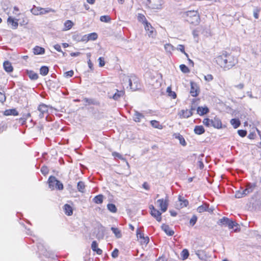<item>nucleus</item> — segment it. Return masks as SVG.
Returning <instances> with one entry per match:
<instances>
[{"label": "nucleus", "mask_w": 261, "mask_h": 261, "mask_svg": "<svg viewBox=\"0 0 261 261\" xmlns=\"http://www.w3.org/2000/svg\"><path fill=\"white\" fill-rule=\"evenodd\" d=\"M216 61L223 70H228L237 64L238 59L233 55L224 52L216 57Z\"/></svg>", "instance_id": "nucleus-1"}, {"label": "nucleus", "mask_w": 261, "mask_h": 261, "mask_svg": "<svg viewBox=\"0 0 261 261\" xmlns=\"http://www.w3.org/2000/svg\"><path fill=\"white\" fill-rule=\"evenodd\" d=\"M185 19L190 24L198 25L200 22V17L197 11H188L182 14Z\"/></svg>", "instance_id": "nucleus-2"}, {"label": "nucleus", "mask_w": 261, "mask_h": 261, "mask_svg": "<svg viewBox=\"0 0 261 261\" xmlns=\"http://www.w3.org/2000/svg\"><path fill=\"white\" fill-rule=\"evenodd\" d=\"M122 84L125 85L128 83V85L131 90L136 91L140 88V84L138 78L134 75L130 76L124 75L122 80Z\"/></svg>", "instance_id": "nucleus-3"}, {"label": "nucleus", "mask_w": 261, "mask_h": 261, "mask_svg": "<svg viewBox=\"0 0 261 261\" xmlns=\"http://www.w3.org/2000/svg\"><path fill=\"white\" fill-rule=\"evenodd\" d=\"M48 182L49 188L52 190L55 189L59 190L63 189L64 187L62 183L57 180L55 176H50L48 179Z\"/></svg>", "instance_id": "nucleus-4"}, {"label": "nucleus", "mask_w": 261, "mask_h": 261, "mask_svg": "<svg viewBox=\"0 0 261 261\" xmlns=\"http://www.w3.org/2000/svg\"><path fill=\"white\" fill-rule=\"evenodd\" d=\"M164 0H147V5L152 9L161 10L164 6Z\"/></svg>", "instance_id": "nucleus-5"}, {"label": "nucleus", "mask_w": 261, "mask_h": 261, "mask_svg": "<svg viewBox=\"0 0 261 261\" xmlns=\"http://www.w3.org/2000/svg\"><path fill=\"white\" fill-rule=\"evenodd\" d=\"M217 224L220 226H228L229 229H233L238 225L236 222L225 217L220 219Z\"/></svg>", "instance_id": "nucleus-6"}, {"label": "nucleus", "mask_w": 261, "mask_h": 261, "mask_svg": "<svg viewBox=\"0 0 261 261\" xmlns=\"http://www.w3.org/2000/svg\"><path fill=\"white\" fill-rule=\"evenodd\" d=\"M150 211V215L154 218L158 222H160L162 221V212H161L156 209L153 205H150L149 206Z\"/></svg>", "instance_id": "nucleus-7"}, {"label": "nucleus", "mask_w": 261, "mask_h": 261, "mask_svg": "<svg viewBox=\"0 0 261 261\" xmlns=\"http://www.w3.org/2000/svg\"><path fill=\"white\" fill-rule=\"evenodd\" d=\"M156 202L159 204V207L162 213H164L167 210L169 205V200L167 196L165 199H158Z\"/></svg>", "instance_id": "nucleus-8"}, {"label": "nucleus", "mask_w": 261, "mask_h": 261, "mask_svg": "<svg viewBox=\"0 0 261 261\" xmlns=\"http://www.w3.org/2000/svg\"><path fill=\"white\" fill-rule=\"evenodd\" d=\"M144 28L149 37L153 38L155 37L156 35L155 30L150 23L148 22L145 24Z\"/></svg>", "instance_id": "nucleus-9"}, {"label": "nucleus", "mask_w": 261, "mask_h": 261, "mask_svg": "<svg viewBox=\"0 0 261 261\" xmlns=\"http://www.w3.org/2000/svg\"><path fill=\"white\" fill-rule=\"evenodd\" d=\"M195 108L192 107L190 110H182L179 113L178 115L181 118H187L193 115V111H194Z\"/></svg>", "instance_id": "nucleus-10"}, {"label": "nucleus", "mask_w": 261, "mask_h": 261, "mask_svg": "<svg viewBox=\"0 0 261 261\" xmlns=\"http://www.w3.org/2000/svg\"><path fill=\"white\" fill-rule=\"evenodd\" d=\"M38 110L40 112L39 117L40 118H43L45 114L48 113V107L45 104H41L38 108Z\"/></svg>", "instance_id": "nucleus-11"}, {"label": "nucleus", "mask_w": 261, "mask_h": 261, "mask_svg": "<svg viewBox=\"0 0 261 261\" xmlns=\"http://www.w3.org/2000/svg\"><path fill=\"white\" fill-rule=\"evenodd\" d=\"M211 126L215 128L220 129L222 127V123L221 120L217 117H215L211 119Z\"/></svg>", "instance_id": "nucleus-12"}, {"label": "nucleus", "mask_w": 261, "mask_h": 261, "mask_svg": "<svg viewBox=\"0 0 261 261\" xmlns=\"http://www.w3.org/2000/svg\"><path fill=\"white\" fill-rule=\"evenodd\" d=\"M256 187V184L254 183H248L246 186V188L244 190V194L245 195H247L248 194L252 193L254 190L255 188Z\"/></svg>", "instance_id": "nucleus-13"}, {"label": "nucleus", "mask_w": 261, "mask_h": 261, "mask_svg": "<svg viewBox=\"0 0 261 261\" xmlns=\"http://www.w3.org/2000/svg\"><path fill=\"white\" fill-rule=\"evenodd\" d=\"M4 70L7 72H11L13 70V67L10 62L6 61L3 63Z\"/></svg>", "instance_id": "nucleus-14"}, {"label": "nucleus", "mask_w": 261, "mask_h": 261, "mask_svg": "<svg viewBox=\"0 0 261 261\" xmlns=\"http://www.w3.org/2000/svg\"><path fill=\"white\" fill-rule=\"evenodd\" d=\"M91 249L94 252H96L97 254L100 255L102 253V250L98 248V244L96 241L92 242L91 244Z\"/></svg>", "instance_id": "nucleus-15"}, {"label": "nucleus", "mask_w": 261, "mask_h": 261, "mask_svg": "<svg viewBox=\"0 0 261 261\" xmlns=\"http://www.w3.org/2000/svg\"><path fill=\"white\" fill-rule=\"evenodd\" d=\"M178 199L180 202L179 208H181L184 207H186L189 204L188 200L184 198L182 196L179 195Z\"/></svg>", "instance_id": "nucleus-16"}, {"label": "nucleus", "mask_w": 261, "mask_h": 261, "mask_svg": "<svg viewBox=\"0 0 261 261\" xmlns=\"http://www.w3.org/2000/svg\"><path fill=\"white\" fill-rule=\"evenodd\" d=\"M7 22L9 24L12 25V28L14 29H15L18 27V23L17 19H14L11 17H9L7 20Z\"/></svg>", "instance_id": "nucleus-17"}, {"label": "nucleus", "mask_w": 261, "mask_h": 261, "mask_svg": "<svg viewBox=\"0 0 261 261\" xmlns=\"http://www.w3.org/2000/svg\"><path fill=\"white\" fill-rule=\"evenodd\" d=\"M197 111L199 115L202 116L207 114L209 112V110L207 107H198L197 108Z\"/></svg>", "instance_id": "nucleus-18"}, {"label": "nucleus", "mask_w": 261, "mask_h": 261, "mask_svg": "<svg viewBox=\"0 0 261 261\" xmlns=\"http://www.w3.org/2000/svg\"><path fill=\"white\" fill-rule=\"evenodd\" d=\"M4 114L5 116H17L18 115V112L15 109H12L5 110Z\"/></svg>", "instance_id": "nucleus-19"}, {"label": "nucleus", "mask_w": 261, "mask_h": 261, "mask_svg": "<svg viewBox=\"0 0 261 261\" xmlns=\"http://www.w3.org/2000/svg\"><path fill=\"white\" fill-rule=\"evenodd\" d=\"M125 94V92L123 90H116V92L112 96V98L114 100H118L121 97H122Z\"/></svg>", "instance_id": "nucleus-20"}, {"label": "nucleus", "mask_w": 261, "mask_h": 261, "mask_svg": "<svg viewBox=\"0 0 261 261\" xmlns=\"http://www.w3.org/2000/svg\"><path fill=\"white\" fill-rule=\"evenodd\" d=\"M175 138L178 139L179 141V143L182 145V146H186L187 143L186 142L184 139V138L182 137V135H181L179 133L174 134L173 135Z\"/></svg>", "instance_id": "nucleus-21"}, {"label": "nucleus", "mask_w": 261, "mask_h": 261, "mask_svg": "<svg viewBox=\"0 0 261 261\" xmlns=\"http://www.w3.org/2000/svg\"><path fill=\"white\" fill-rule=\"evenodd\" d=\"M144 115L142 113H139L138 111H135L133 118L135 121L139 122L141 121V119L144 118Z\"/></svg>", "instance_id": "nucleus-22"}, {"label": "nucleus", "mask_w": 261, "mask_h": 261, "mask_svg": "<svg viewBox=\"0 0 261 261\" xmlns=\"http://www.w3.org/2000/svg\"><path fill=\"white\" fill-rule=\"evenodd\" d=\"M33 53L35 55H43L45 53L44 48L36 46L33 48Z\"/></svg>", "instance_id": "nucleus-23"}, {"label": "nucleus", "mask_w": 261, "mask_h": 261, "mask_svg": "<svg viewBox=\"0 0 261 261\" xmlns=\"http://www.w3.org/2000/svg\"><path fill=\"white\" fill-rule=\"evenodd\" d=\"M64 210L65 213L68 216H71L73 213V210L72 207L68 204H66L64 206Z\"/></svg>", "instance_id": "nucleus-24"}, {"label": "nucleus", "mask_w": 261, "mask_h": 261, "mask_svg": "<svg viewBox=\"0 0 261 261\" xmlns=\"http://www.w3.org/2000/svg\"><path fill=\"white\" fill-rule=\"evenodd\" d=\"M162 228L167 235L172 236L174 234V231L168 225L164 224L162 225Z\"/></svg>", "instance_id": "nucleus-25"}, {"label": "nucleus", "mask_w": 261, "mask_h": 261, "mask_svg": "<svg viewBox=\"0 0 261 261\" xmlns=\"http://www.w3.org/2000/svg\"><path fill=\"white\" fill-rule=\"evenodd\" d=\"M194 131L197 135H201L205 132V129L202 125H196L194 128Z\"/></svg>", "instance_id": "nucleus-26"}, {"label": "nucleus", "mask_w": 261, "mask_h": 261, "mask_svg": "<svg viewBox=\"0 0 261 261\" xmlns=\"http://www.w3.org/2000/svg\"><path fill=\"white\" fill-rule=\"evenodd\" d=\"M137 19H138V20L139 22H142L144 24V25L148 22L147 21L145 16H144V15L141 14V13L138 14Z\"/></svg>", "instance_id": "nucleus-27"}, {"label": "nucleus", "mask_w": 261, "mask_h": 261, "mask_svg": "<svg viewBox=\"0 0 261 261\" xmlns=\"http://www.w3.org/2000/svg\"><path fill=\"white\" fill-rule=\"evenodd\" d=\"M111 229L117 238H120L122 237L121 231L118 228L112 227Z\"/></svg>", "instance_id": "nucleus-28"}, {"label": "nucleus", "mask_w": 261, "mask_h": 261, "mask_svg": "<svg viewBox=\"0 0 261 261\" xmlns=\"http://www.w3.org/2000/svg\"><path fill=\"white\" fill-rule=\"evenodd\" d=\"M73 25V23L70 20H66L64 23V30L67 31L72 28Z\"/></svg>", "instance_id": "nucleus-29"}, {"label": "nucleus", "mask_w": 261, "mask_h": 261, "mask_svg": "<svg viewBox=\"0 0 261 261\" xmlns=\"http://www.w3.org/2000/svg\"><path fill=\"white\" fill-rule=\"evenodd\" d=\"M103 196L101 194L98 195L94 197L93 201L96 204H101L103 202Z\"/></svg>", "instance_id": "nucleus-30"}, {"label": "nucleus", "mask_w": 261, "mask_h": 261, "mask_svg": "<svg viewBox=\"0 0 261 261\" xmlns=\"http://www.w3.org/2000/svg\"><path fill=\"white\" fill-rule=\"evenodd\" d=\"M39 15H43L49 12H55V10L49 8H43L40 7Z\"/></svg>", "instance_id": "nucleus-31"}, {"label": "nucleus", "mask_w": 261, "mask_h": 261, "mask_svg": "<svg viewBox=\"0 0 261 261\" xmlns=\"http://www.w3.org/2000/svg\"><path fill=\"white\" fill-rule=\"evenodd\" d=\"M230 123L233 126L234 128H237L241 124L240 121L239 119L237 118L231 119Z\"/></svg>", "instance_id": "nucleus-32"}, {"label": "nucleus", "mask_w": 261, "mask_h": 261, "mask_svg": "<svg viewBox=\"0 0 261 261\" xmlns=\"http://www.w3.org/2000/svg\"><path fill=\"white\" fill-rule=\"evenodd\" d=\"M208 208V204L206 203H204L199 206L198 207L197 211L198 212L201 213L207 211Z\"/></svg>", "instance_id": "nucleus-33"}, {"label": "nucleus", "mask_w": 261, "mask_h": 261, "mask_svg": "<svg viewBox=\"0 0 261 261\" xmlns=\"http://www.w3.org/2000/svg\"><path fill=\"white\" fill-rule=\"evenodd\" d=\"M150 124L152 127L161 129L163 128V125L160 123L158 121L151 120L150 121Z\"/></svg>", "instance_id": "nucleus-34"}, {"label": "nucleus", "mask_w": 261, "mask_h": 261, "mask_svg": "<svg viewBox=\"0 0 261 261\" xmlns=\"http://www.w3.org/2000/svg\"><path fill=\"white\" fill-rule=\"evenodd\" d=\"M164 48L167 53L171 54L172 51L175 49L174 47L170 43H166L164 45Z\"/></svg>", "instance_id": "nucleus-35"}, {"label": "nucleus", "mask_w": 261, "mask_h": 261, "mask_svg": "<svg viewBox=\"0 0 261 261\" xmlns=\"http://www.w3.org/2000/svg\"><path fill=\"white\" fill-rule=\"evenodd\" d=\"M77 188L79 192L82 193L84 192L85 185L83 181H80L77 183Z\"/></svg>", "instance_id": "nucleus-36"}, {"label": "nucleus", "mask_w": 261, "mask_h": 261, "mask_svg": "<svg viewBox=\"0 0 261 261\" xmlns=\"http://www.w3.org/2000/svg\"><path fill=\"white\" fill-rule=\"evenodd\" d=\"M167 93L168 95L173 99H175L176 97V94L175 92L172 91L171 90V88L170 87H168L167 88Z\"/></svg>", "instance_id": "nucleus-37"}, {"label": "nucleus", "mask_w": 261, "mask_h": 261, "mask_svg": "<svg viewBox=\"0 0 261 261\" xmlns=\"http://www.w3.org/2000/svg\"><path fill=\"white\" fill-rule=\"evenodd\" d=\"M49 71L48 68L47 66H43L40 69V73L43 76L46 75Z\"/></svg>", "instance_id": "nucleus-38"}, {"label": "nucleus", "mask_w": 261, "mask_h": 261, "mask_svg": "<svg viewBox=\"0 0 261 261\" xmlns=\"http://www.w3.org/2000/svg\"><path fill=\"white\" fill-rule=\"evenodd\" d=\"M194 84L193 83H191V91L190 93L192 96L195 97L198 95V93L196 88L194 87Z\"/></svg>", "instance_id": "nucleus-39"}, {"label": "nucleus", "mask_w": 261, "mask_h": 261, "mask_svg": "<svg viewBox=\"0 0 261 261\" xmlns=\"http://www.w3.org/2000/svg\"><path fill=\"white\" fill-rule=\"evenodd\" d=\"M28 74L31 80H36L38 78V74L33 71H28Z\"/></svg>", "instance_id": "nucleus-40"}, {"label": "nucleus", "mask_w": 261, "mask_h": 261, "mask_svg": "<svg viewBox=\"0 0 261 261\" xmlns=\"http://www.w3.org/2000/svg\"><path fill=\"white\" fill-rule=\"evenodd\" d=\"M107 208L109 211L112 213H116L117 209L115 205L112 203H109L107 205Z\"/></svg>", "instance_id": "nucleus-41"}, {"label": "nucleus", "mask_w": 261, "mask_h": 261, "mask_svg": "<svg viewBox=\"0 0 261 261\" xmlns=\"http://www.w3.org/2000/svg\"><path fill=\"white\" fill-rule=\"evenodd\" d=\"M40 7H36L34 6L31 9V13L35 15H39L40 12Z\"/></svg>", "instance_id": "nucleus-42"}, {"label": "nucleus", "mask_w": 261, "mask_h": 261, "mask_svg": "<svg viewBox=\"0 0 261 261\" xmlns=\"http://www.w3.org/2000/svg\"><path fill=\"white\" fill-rule=\"evenodd\" d=\"M246 195L244 194V190H240L237 191H236L235 193V197L237 198H241L244 196H245Z\"/></svg>", "instance_id": "nucleus-43"}, {"label": "nucleus", "mask_w": 261, "mask_h": 261, "mask_svg": "<svg viewBox=\"0 0 261 261\" xmlns=\"http://www.w3.org/2000/svg\"><path fill=\"white\" fill-rule=\"evenodd\" d=\"M82 34L80 33H74L72 36V38L73 40L76 42H81Z\"/></svg>", "instance_id": "nucleus-44"}, {"label": "nucleus", "mask_w": 261, "mask_h": 261, "mask_svg": "<svg viewBox=\"0 0 261 261\" xmlns=\"http://www.w3.org/2000/svg\"><path fill=\"white\" fill-rule=\"evenodd\" d=\"M89 40H95L97 39L98 35L96 33H91L87 35Z\"/></svg>", "instance_id": "nucleus-45"}, {"label": "nucleus", "mask_w": 261, "mask_h": 261, "mask_svg": "<svg viewBox=\"0 0 261 261\" xmlns=\"http://www.w3.org/2000/svg\"><path fill=\"white\" fill-rule=\"evenodd\" d=\"M111 20V17L108 15H103L100 17V20L102 22H109Z\"/></svg>", "instance_id": "nucleus-46"}, {"label": "nucleus", "mask_w": 261, "mask_h": 261, "mask_svg": "<svg viewBox=\"0 0 261 261\" xmlns=\"http://www.w3.org/2000/svg\"><path fill=\"white\" fill-rule=\"evenodd\" d=\"M180 70L185 73H187L190 72V70L188 67L184 64H181L179 66Z\"/></svg>", "instance_id": "nucleus-47"}, {"label": "nucleus", "mask_w": 261, "mask_h": 261, "mask_svg": "<svg viewBox=\"0 0 261 261\" xmlns=\"http://www.w3.org/2000/svg\"><path fill=\"white\" fill-rule=\"evenodd\" d=\"M181 255L183 259H186L189 255L188 250L186 249H184L181 252Z\"/></svg>", "instance_id": "nucleus-48"}, {"label": "nucleus", "mask_w": 261, "mask_h": 261, "mask_svg": "<svg viewBox=\"0 0 261 261\" xmlns=\"http://www.w3.org/2000/svg\"><path fill=\"white\" fill-rule=\"evenodd\" d=\"M211 119H209L207 118H204L203 120V123L206 126L210 127L211 126Z\"/></svg>", "instance_id": "nucleus-49"}, {"label": "nucleus", "mask_w": 261, "mask_h": 261, "mask_svg": "<svg viewBox=\"0 0 261 261\" xmlns=\"http://www.w3.org/2000/svg\"><path fill=\"white\" fill-rule=\"evenodd\" d=\"M197 220V217L195 215H193L190 221V223L192 226H194Z\"/></svg>", "instance_id": "nucleus-50"}, {"label": "nucleus", "mask_w": 261, "mask_h": 261, "mask_svg": "<svg viewBox=\"0 0 261 261\" xmlns=\"http://www.w3.org/2000/svg\"><path fill=\"white\" fill-rule=\"evenodd\" d=\"M136 233L138 239H142L144 237V233L139 228L137 229Z\"/></svg>", "instance_id": "nucleus-51"}, {"label": "nucleus", "mask_w": 261, "mask_h": 261, "mask_svg": "<svg viewBox=\"0 0 261 261\" xmlns=\"http://www.w3.org/2000/svg\"><path fill=\"white\" fill-rule=\"evenodd\" d=\"M140 240V242L142 244L147 245L149 242V239L148 237H144L142 239Z\"/></svg>", "instance_id": "nucleus-52"}, {"label": "nucleus", "mask_w": 261, "mask_h": 261, "mask_svg": "<svg viewBox=\"0 0 261 261\" xmlns=\"http://www.w3.org/2000/svg\"><path fill=\"white\" fill-rule=\"evenodd\" d=\"M74 72L72 70H71L70 71H67L64 73V76L66 77H72L73 75Z\"/></svg>", "instance_id": "nucleus-53"}, {"label": "nucleus", "mask_w": 261, "mask_h": 261, "mask_svg": "<svg viewBox=\"0 0 261 261\" xmlns=\"http://www.w3.org/2000/svg\"><path fill=\"white\" fill-rule=\"evenodd\" d=\"M238 133L240 136L244 137L247 135V131L245 130L240 129L238 130Z\"/></svg>", "instance_id": "nucleus-54"}, {"label": "nucleus", "mask_w": 261, "mask_h": 261, "mask_svg": "<svg viewBox=\"0 0 261 261\" xmlns=\"http://www.w3.org/2000/svg\"><path fill=\"white\" fill-rule=\"evenodd\" d=\"M41 172L44 175H46L48 173V169L46 166H43L41 169Z\"/></svg>", "instance_id": "nucleus-55"}, {"label": "nucleus", "mask_w": 261, "mask_h": 261, "mask_svg": "<svg viewBox=\"0 0 261 261\" xmlns=\"http://www.w3.org/2000/svg\"><path fill=\"white\" fill-rule=\"evenodd\" d=\"M98 61H99V65L100 67H103L105 66V62L103 58L99 57L98 58Z\"/></svg>", "instance_id": "nucleus-56"}, {"label": "nucleus", "mask_w": 261, "mask_h": 261, "mask_svg": "<svg viewBox=\"0 0 261 261\" xmlns=\"http://www.w3.org/2000/svg\"><path fill=\"white\" fill-rule=\"evenodd\" d=\"M88 41H89V39L88 38L87 35H82L81 38V42H87Z\"/></svg>", "instance_id": "nucleus-57"}, {"label": "nucleus", "mask_w": 261, "mask_h": 261, "mask_svg": "<svg viewBox=\"0 0 261 261\" xmlns=\"http://www.w3.org/2000/svg\"><path fill=\"white\" fill-rule=\"evenodd\" d=\"M112 155L115 158H118L121 160H124V158L122 157V156L117 152H113L112 153Z\"/></svg>", "instance_id": "nucleus-58"}, {"label": "nucleus", "mask_w": 261, "mask_h": 261, "mask_svg": "<svg viewBox=\"0 0 261 261\" xmlns=\"http://www.w3.org/2000/svg\"><path fill=\"white\" fill-rule=\"evenodd\" d=\"M118 250L117 249H115L112 253V256L113 258H116L118 256Z\"/></svg>", "instance_id": "nucleus-59"}, {"label": "nucleus", "mask_w": 261, "mask_h": 261, "mask_svg": "<svg viewBox=\"0 0 261 261\" xmlns=\"http://www.w3.org/2000/svg\"><path fill=\"white\" fill-rule=\"evenodd\" d=\"M259 10L256 9L253 12V16L255 19H258L259 17Z\"/></svg>", "instance_id": "nucleus-60"}, {"label": "nucleus", "mask_w": 261, "mask_h": 261, "mask_svg": "<svg viewBox=\"0 0 261 261\" xmlns=\"http://www.w3.org/2000/svg\"><path fill=\"white\" fill-rule=\"evenodd\" d=\"M197 165H198V166H199V168H200V169H203V167H204V164H203V162H202V159H199V160H198V162H197Z\"/></svg>", "instance_id": "nucleus-61"}, {"label": "nucleus", "mask_w": 261, "mask_h": 261, "mask_svg": "<svg viewBox=\"0 0 261 261\" xmlns=\"http://www.w3.org/2000/svg\"><path fill=\"white\" fill-rule=\"evenodd\" d=\"M204 79L208 82L211 81L213 79V77L211 74H207L204 76Z\"/></svg>", "instance_id": "nucleus-62"}, {"label": "nucleus", "mask_w": 261, "mask_h": 261, "mask_svg": "<svg viewBox=\"0 0 261 261\" xmlns=\"http://www.w3.org/2000/svg\"><path fill=\"white\" fill-rule=\"evenodd\" d=\"M6 99V97L5 94H4L2 92H0V101L2 102H3L5 101Z\"/></svg>", "instance_id": "nucleus-63"}, {"label": "nucleus", "mask_w": 261, "mask_h": 261, "mask_svg": "<svg viewBox=\"0 0 261 261\" xmlns=\"http://www.w3.org/2000/svg\"><path fill=\"white\" fill-rule=\"evenodd\" d=\"M54 48L59 52H62L60 45L57 44L54 46Z\"/></svg>", "instance_id": "nucleus-64"}]
</instances>
